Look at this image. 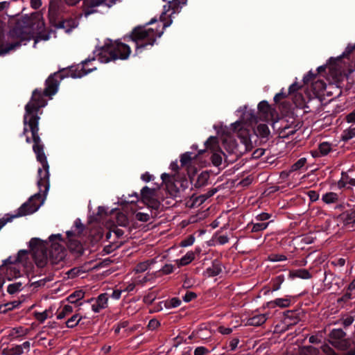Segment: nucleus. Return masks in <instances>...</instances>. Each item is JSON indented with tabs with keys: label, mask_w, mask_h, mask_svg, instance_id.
Masks as SVG:
<instances>
[{
	"label": "nucleus",
	"mask_w": 355,
	"mask_h": 355,
	"mask_svg": "<svg viewBox=\"0 0 355 355\" xmlns=\"http://www.w3.org/2000/svg\"><path fill=\"white\" fill-rule=\"evenodd\" d=\"M44 26L42 16L39 12L31 16L25 15L17 20L8 33L9 40L3 44L0 41V55H5L20 46L24 41L31 40L35 31L42 30Z\"/></svg>",
	"instance_id": "1"
},
{
	"label": "nucleus",
	"mask_w": 355,
	"mask_h": 355,
	"mask_svg": "<svg viewBox=\"0 0 355 355\" xmlns=\"http://www.w3.org/2000/svg\"><path fill=\"white\" fill-rule=\"evenodd\" d=\"M131 53L130 46L121 40H107L105 44L98 50L96 59L101 63H107L116 60H127Z\"/></svg>",
	"instance_id": "2"
},
{
	"label": "nucleus",
	"mask_w": 355,
	"mask_h": 355,
	"mask_svg": "<svg viewBox=\"0 0 355 355\" xmlns=\"http://www.w3.org/2000/svg\"><path fill=\"white\" fill-rule=\"evenodd\" d=\"M166 26V24H162V30L148 28L146 26H137L132 30L130 35L124 37V40L135 42L136 44V51L139 52L148 46H152L157 38L161 37L163 33V29Z\"/></svg>",
	"instance_id": "3"
},
{
	"label": "nucleus",
	"mask_w": 355,
	"mask_h": 355,
	"mask_svg": "<svg viewBox=\"0 0 355 355\" xmlns=\"http://www.w3.org/2000/svg\"><path fill=\"white\" fill-rule=\"evenodd\" d=\"M161 178L167 192L172 197H176L180 192V187H185L188 184L187 180H183L182 182L177 181L175 174L163 173Z\"/></svg>",
	"instance_id": "4"
},
{
	"label": "nucleus",
	"mask_w": 355,
	"mask_h": 355,
	"mask_svg": "<svg viewBox=\"0 0 355 355\" xmlns=\"http://www.w3.org/2000/svg\"><path fill=\"white\" fill-rule=\"evenodd\" d=\"M346 336L345 332L341 329H334L329 334V337L333 340L331 344L340 350H347L352 345L354 346V343L350 339H345Z\"/></svg>",
	"instance_id": "5"
},
{
	"label": "nucleus",
	"mask_w": 355,
	"mask_h": 355,
	"mask_svg": "<svg viewBox=\"0 0 355 355\" xmlns=\"http://www.w3.org/2000/svg\"><path fill=\"white\" fill-rule=\"evenodd\" d=\"M141 198L142 202L149 208L157 210L160 207L159 201L156 198V189L144 187L141 190Z\"/></svg>",
	"instance_id": "6"
},
{
	"label": "nucleus",
	"mask_w": 355,
	"mask_h": 355,
	"mask_svg": "<svg viewBox=\"0 0 355 355\" xmlns=\"http://www.w3.org/2000/svg\"><path fill=\"white\" fill-rule=\"evenodd\" d=\"M116 0H84L83 2V15L87 17L96 12L95 8L101 4H105L109 7L112 6Z\"/></svg>",
	"instance_id": "7"
},
{
	"label": "nucleus",
	"mask_w": 355,
	"mask_h": 355,
	"mask_svg": "<svg viewBox=\"0 0 355 355\" xmlns=\"http://www.w3.org/2000/svg\"><path fill=\"white\" fill-rule=\"evenodd\" d=\"M49 12L50 16V21L53 23V18L55 12V6L51 5ZM53 26L57 29H64L66 33H69L71 31L73 28L77 26V23L74 19H69L66 20L60 21L58 23L53 22Z\"/></svg>",
	"instance_id": "8"
},
{
	"label": "nucleus",
	"mask_w": 355,
	"mask_h": 355,
	"mask_svg": "<svg viewBox=\"0 0 355 355\" xmlns=\"http://www.w3.org/2000/svg\"><path fill=\"white\" fill-rule=\"evenodd\" d=\"M49 239L51 243V248L50 250L51 256L58 261L62 260L64 257V248L59 243H55V239H58L59 241L61 240L62 235L60 234H52Z\"/></svg>",
	"instance_id": "9"
},
{
	"label": "nucleus",
	"mask_w": 355,
	"mask_h": 355,
	"mask_svg": "<svg viewBox=\"0 0 355 355\" xmlns=\"http://www.w3.org/2000/svg\"><path fill=\"white\" fill-rule=\"evenodd\" d=\"M92 60H95V58H93L92 60L87 59V60H85V61H83L82 62L81 65L78 67V73L75 74V73H71V76L74 78H81L82 76H85V75L88 74L89 73L94 71L96 69V67H90V66H89V64Z\"/></svg>",
	"instance_id": "10"
},
{
	"label": "nucleus",
	"mask_w": 355,
	"mask_h": 355,
	"mask_svg": "<svg viewBox=\"0 0 355 355\" xmlns=\"http://www.w3.org/2000/svg\"><path fill=\"white\" fill-rule=\"evenodd\" d=\"M292 297L286 295L284 297L276 298L274 300L270 301L267 303V306L270 309L279 307L282 309L288 308L291 304Z\"/></svg>",
	"instance_id": "11"
},
{
	"label": "nucleus",
	"mask_w": 355,
	"mask_h": 355,
	"mask_svg": "<svg viewBox=\"0 0 355 355\" xmlns=\"http://www.w3.org/2000/svg\"><path fill=\"white\" fill-rule=\"evenodd\" d=\"M340 218L345 228L355 230V211H348L340 215Z\"/></svg>",
	"instance_id": "12"
},
{
	"label": "nucleus",
	"mask_w": 355,
	"mask_h": 355,
	"mask_svg": "<svg viewBox=\"0 0 355 355\" xmlns=\"http://www.w3.org/2000/svg\"><path fill=\"white\" fill-rule=\"evenodd\" d=\"M258 110L260 116L264 120H269L272 117V112L274 110L271 108L270 105L266 101H262L258 104Z\"/></svg>",
	"instance_id": "13"
},
{
	"label": "nucleus",
	"mask_w": 355,
	"mask_h": 355,
	"mask_svg": "<svg viewBox=\"0 0 355 355\" xmlns=\"http://www.w3.org/2000/svg\"><path fill=\"white\" fill-rule=\"evenodd\" d=\"M107 293H102L101 294L97 299L96 300L95 302L92 306V309L95 313H98L101 309H103L106 307L107 302Z\"/></svg>",
	"instance_id": "14"
},
{
	"label": "nucleus",
	"mask_w": 355,
	"mask_h": 355,
	"mask_svg": "<svg viewBox=\"0 0 355 355\" xmlns=\"http://www.w3.org/2000/svg\"><path fill=\"white\" fill-rule=\"evenodd\" d=\"M34 259L36 265L39 268H43L47 263V254L46 252L43 251L42 250H37L34 252Z\"/></svg>",
	"instance_id": "15"
},
{
	"label": "nucleus",
	"mask_w": 355,
	"mask_h": 355,
	"mask_svg": "<svg viewBox=\"0 0 355 355\" xmlns=\"http://www.w3.org/2000/svg\"><path fill=\"white\" fill-rule=\"evenodd\" d=\"M267 319L268 316L266 314H259L248 318L247 324L248 325L258 327L265 323Z\"/></svg>",
	"instance_id": "16"
},
{
	"label": "nucleus",
	"mask_w": 355,
	"mask_h": 355,
	"mask_svg": "<svg viewBox=\"0 0 355 355\" xmlns=\"http://www.w3.org/2000/svg\"><path fill=\"white\" fill-rule=\"evenodd\" d=\"M255 135L261 138H267L270 135V130L266 124H259L254 130Z\"/></svg>",
	"instance_id": "17"
},
{
	"label": "nucleus",
	"mask_w": 355,
	"mask_h": 355,
	"mask_svg": "<svg viewBox=\"0 0 355 355\" xmlns=\"http://www.w3.org/2000/svg\"><path fill=\"white\" fill-rule=\"evenodd\" d=\"M155 263V259H150L143 262H140L136 265L133 270L137 273L144 272L146 270H147L150 267V266Z\"/></svg>",
	"instance_id": "18"
},
{
	"label": "nucleus",
	"mask_w": 355,
	"mask_h": 355,
	"mask_svg": "<svg viewBox=\"0 0 355 355\" xmlns=\"http://www.w3.org/2000/svg\"><path fill=\"white\" fill-rule=\"evenodd\" d=\"M221 265L217 261H214L211 266L207 269V273L209 277L217 276L221 272Z\"/></svg>",
	"instance_id": "19"
},
{
	"label": "nucleus",
	"mask_w": 355,
	"mask_h": 355,
	"mask_svg": "<svg viewBox=\"0 0 355 355\" xmlns=\"http://www.w3.org/2000/svg\"><path fill=\"white\" fill-rule=\"evenodd\" d=\"M68 248L71 251L76 253L82 254L83 252V246L80 242L76 239H69L68 242Z\"/></svg>",
	"instance_id": "20"
},
{
	"label": "nucleus",
	"mask_w": 355,
	"mask_h": 355,
	"mask_svg": "<svg viewBox=\"0 0 355 355\" xmlns=\"http://www.w3.org/2000/svg\"><path fill=\"white\" fill-rule=\"evenodd\" d=\"M293 277H298L304 279H308L311 277V273L306 269H298L290 273Z\"/></svg>",
	"instance_id": "21"
},
{
	"label": "nucleus",
	"mask_w": 355,
	"mask_h": 355,
	"mask_svg": "<svg viewBox=\"0 0 355 355\" xmlns=\"http://www.w3.org/2000/svg\"><path fill=\"white\" fill-rule=\"evenodd\" d=\"M299 355H319V350L313 346H304L300 348Z\"/></svg>",
	"instance_id": "22"
},
{
	"label": "nucleus",
	"mask_w": 355,
	"mask_h": 355,
	"mask_svg": "<svg viewBox=\"0 0 355 355\" xmlns=\"http://www.w3.org/2000/svg\"><path fill=\"white\" fill-rule=\"evenodd\" d=\"M209 175L207 172H202L201 173L196 180V182L195 184V186L196 187H202L205 186L209 180Z\"/></svg>",
	"instance_id": "23"
},
{
	"label": "nucleus",
	"mask_w": 355,
	"mask_h": 355,
	"mask_svg": "<svg viewBox=\"0 0 355 355\" xmlns=\"http://www.w3.org/2000/svg\"><path fill=\"white\" fill-rule=\"evenodd\" d=\"M194 253L192 251H189L177 261L179 266H186L191 263L194 259Z\"/></svg>",
	"instance_id": "24"
},
{
	"label": "nucleus",
	"mask_w": 355,
	"mask_h": 355,
	"mask_svg": "<svg viewBox=\"0 0 355 355\" xmlns=\"http://www.w3.org/2000/svg\"><path fill=\"white\" fill-rule=\"evenodd\" d=\"M284 276L282 275H278L276 277H275L273 279H272V281H271L272 291L273 292V291H278L280 288L281 285L284 282Z\"/></svg>",
	"instance_id": "25"
},
{
	"label": "nucleus",
	"mask_w": 355,
	"mask_h": 355,
	"mask_svg": "<svg viewBox=\"0 0 355 355\" xmlns=\"http://www.w3.org/2000/svg\"><path fill=\"white\" fill-rule=\"evenodd\" d=\"M322 199L327 204L334 203L338 200V196L336 193L329 192L324 194Z\"/></svg>",
	"instance_id": "26"
},
{
	"label": "nucleus",
	"mask_w": 355,
	"mask_h": 355,
	"mask_svg": "<svg viewBox=\"0 0 355 355\" xmlns=\"http://www.w3.org/2000/svg\"><path fill=\"white\" fill-rule=\"evenodd\" d=\"M73 312V307L70 305H65L63 308L59 311L57 313V318L58 320H62L67 315H69Z\"/></svg>",
	"instance_id": "27"
},
{
	"label": "nucleus",
	"mask_w": 355,
	"mask_h": 355,
	"mask_svg": "<svg viewBox=\"0 0 355 355\" xmlns=\"http://www.w3.org/2000/svg\"><path fill=\"white\" fill-rule=\"evenodd\" d=\"M85 293L82 290L74 291L68 297V300L70 303H76L78 300L84 297Z\"/></svg>",
	"instance_id": "28"
},
{
	"label": "nucleus",
	"mask_w": 355,
	"mask_h": 355,
	"mask_svg": "<svg viewBox=\"0 0 355 355\" xmlns=\"http://www.w3.org/2000/svg\"><path fill=\"white\" fill-rule=\"evenodd\" d=\"M355 137V126H350L343 131L341 138L343 141H348Z\"/></svg>",
	"instance_id": "29"
},
{
	"label": "nucleus",
	"mask_w": 355,
	"mask_h": 355,
	"mask_svg": "<svg viewBox=\"0 0 355 355\" xmlns=\"http://www.w3.org/2000/svg\"><path fill=\"white\" fill-rule=\"evenodd\" d=\"M82 317H80L78 314H75L72 315L69 319L66 321V325L69 328L75 327L80 321Z\"/></svg>",
	"instance_id": "30"
},
{
	"label": "nucleus",
	"mask_w": 355,
	"mask_h": 355,
	"mask_svg": "<svg viewBox=\"0 0 355 355\" xmlns=\"http://www.w3.org/2000/svg\"><path fill=\"white\" fill-rule=\"evenodd\" d=\"M193 159L192 153L190 152H187L182 154L180 157V163L182 166H188L190 165L191 160Z\"/></svg>",
	"instance_id": "31"
},
{
	"label": "nucleus",
	"mask_w": 355,
	"mask_h": 355,
	"mask_svg": "<svg viewBox=\"0 0 355 355\" xmlns=\"http://www.w3.org/2000/svg\"><path fill=\"white\" fill-rule=\"evenodd\" d=\"M207 148L214 150L218 147L217 138L215 137H210L205 143Z\"/></svg>",
	"instance_id": "32"
},
{
	"label": "nucleus",
	"mask_w": 355,
	"mask_h": 355,
	"mask_svg": "<svg viewBox=\"0 0 355 355\" xmlns=\"http://www.w3.org/2000/svg\"><path fill=\"white\" fill-rule=\"evenodd\" d=\"M22 288V284L21 282H16L14 284H9L7 288V291L10 294H15L20 291Z\"/></svg>",
	"instance_id": "33"
},
{
	"label": "nucleus",
	"mask_w": 355,
	"mask_h": 355,
	"mask_svg": "<svg viewBox=\"0 0 355 355\" xmlns=\"http://www.w3.org/2000/svg\"><path fill=\"white\" fill-rule=\"evenodd\" d=\"M85 272L81 268H73L67 271V275L68 278L73 279L83 274Z\"/></svg>",
	"instance_id": "34"
},
{
	"label": "nucleus",
	"mask_w": 355,
	"mask_h": 355,
	"mask_svg": "<svg viewBox=\"0 0 355 355\" xmlns=\"http://www.w3.org/2000/svg\"><path fill=\"white\" fill-rule=\"evenodd\" d=\"M318 149L322 155H326L331 151V145L328 142H323L319 145Z\"/></svg>",
	"instance_id": "35"
},
{
	"label": "nucleus",
	"mask_w": 355,
	"mask_h": 355,
	"mask_svg": "<svg viewBox=\"0 0 355 355\" xmlns=\"http://www.w3.org/2000/svg\"><path fill=\"white\" fill-rule=\"evenodd\" d=\"M306 163V159L302 157L291 166V171H295L302 168Z\"/></svg>",
	"instance_id": "36"
},
{
	"label": "nucleus",
	"mask_w": 355,
	"mask_h": 355,
	"mask_svg": "<svg viewBox=\"0 0 355 355\" xmlns=\"http://www.w3.org/2000/svg\"><path fill=\"white\" fill-rule=\"evenodd\" d=\"M269 223H254L252 227V232H257L266 230Z\"/></svg>",
	"instance_id": "37"
},
{
	"label": "nucleus",
	"mask_w": 355,
	"mask_h": 355,
	"mask_svg": "<svg viewBox=\"0 0 355 355\" xmlns=\"http://www.w3.org/2000/svg\"><path fill=\"white\" fill-rule=\"evenodd\" d=\"M268 259L272 262L282 261L287 259V257L282 254H272L268 256Z\"/></svg>",
	"instance_id": "38"
},
{
	"label": "nucleus",
	"mask_w": 355,
	"mask_h": 355,
	"mask_svg": "<svg viewBox=\"0 0 355 355\" xmlns=\"http://www.w3.org/2000/svg\"><path fill=\"white\" fill-rule=\"evenodd\" d=\"M26 254V250H19L18 254H17V257L15 260V261H11V258L9 257L8 259H7L3 261V265H6L8 263H15V262H20V261H21L22 256H25Z\"/></svg>",
	"instance_id": "39"
},
{
	"label": "nucleus",
	"mask_w": 355,
	"mask_h": 355,
	"mask_svg": "<svg viewBox=\"0 0 355 355\" xmlns=\"http://www.w3.org/2000/svg\"><path fill=\"white\" fill-rule=\"evenodd\" d=\"M211 159L212 164L216 166H220L222 163V157L218 153H214L211 155Z\"/></svg>",
	"instance_id": "40"
},
{
	"label": "nucleus",
	"mask_w": 355,
	"mask_h": 355,
	"mask_svg": "<svg viewBox=\"0 0 355 355\" xmlns=\"http://www.w3.org/2000/svg\"><path fill=\"white\" fill-rule=\"evenodd\" d=\"M181 304V300L177 297H173L166 302V306L170 308L178 307Z\"/></svg>",
	"instance_id": "41"
},
{
	"label": "nucleus",
	"mask_w": 355,
	"mask_h": 355,
	"mask_svg": "<svg viewBox=\"0 0 355 355\" xmlns=\"http://www.w3.org/2000/svg\"><path fill=\"white\" fill-rule=\"evenodd\" d=\"M314 89L322 92L326 89V84L323 80H316L313 84Z\"/></svg>",
	"instance_id": "42"
},
{
	"label": "nucleus",
	"mask_w": 355,
	"mask_h": 355,
	"mask_svg": "<svg viewBox=\"0 0 355 355\" xmlns=\"http://www.w3.org/2000/svg\"><path fill=\"white\" fill-rule=\"evenodd\" d=\"M194 241H195L194 236L191 235L189 237H187V239H185L181 241V246H182V247L190 246V245H193V243H194Z\"/></svg>",
	"instance_id": "43"
},
{
	"label": "nucleus",
	"mask_w": 355,
	"mask_h": 355,
	"mask_svg": "<svg viewBox=\"0 0 355 355\" xmlns=\"http://www.w3.org/2000/svg\"><path fill=\"white\" fill-rule=\"evenodd\" d=\"M174 267L172 264H165L160 271L164 275H168L173 272Z\"/></svg>",
	"instance_id": "44"
},
{
	"label": "nucleus",
	"mask_w": 355,
	"mask_h": 355,
	"mask_svg": "<svg viewBox=\"0 0 355 355\" xmlns=\"http://www.w3.org/2000/svg\"><path fill=\"white\" fill-rule=\"evenodd\" d=\"M35 315L36 319L41 322H43L48 318V313L46 311L41 313H35Z\"/></svg>",
	"instance_id": "45"
},
{
	"label": "nucleus",
	"mask_w": 355,
	"mask_h": 355,
	"mask_svg": "<svg viewBox=\"0 0 355 355\" xmlns=\"http://www.w3.org/2000/svg\"><path fill=\"white\" fill-rule=\"evenodd\" d=\"M136 218L140 221L147 222L150 219V216L148 214L138 212L136 214Z\"/></svg>",
	"instance_id": "46"
},
{
	"label": "nucleus",
	"mask_w": 355,
	"mask_h": 355,
	"mask_svg": "<svg viewBox=\"0 0 355 355\" xmlns=\"http://www.w3.org/2000/svg\"><path fill=\"white\" fill-rule=\"evenodd\" d=\"M196 297H197V295L195 293L188 291L186 293V294L183 297V300L184 302H189L191 301L192 300L195 299Z\"/></svg>",
	"instance_id": "47"
},
{
	"label": "nucleus",
	"mask_w": 355,
	"mask_h": 355,
	"mask_svg": "<svg viewBox=\"0 0 355 355\" xmlns=\"http://www.w3.org/2000/svg\"><path fill=\"white\" fill-rule=\"evenodd\" d=\"M49 37H50L49 34H40L35 39L33 46L35 47L36 44L38 42H40L41 40L46 41L49 39Z\"/></svg>",
	"instance_id": "48"
},
{
	"label": "nucleus",
	"mask_w": 355,
	"mask_h": 355,
	"mask_svg": "<svg viewBox=\"0 0 355 355\" xmlns=\"http://www.w3.org/2000/svg\"><path fill=\"white\" fill-rule=\"evenodd\" d=\"M295 132V129L292 128L291 129L289 127H284L282 129L281 133L282 134L283 137H287L288 135H293Z\"/></svg>",
	"instance_id": "49"
},
{
	"label": "nucleus",
	"mask_w": 355,
	"mask_h": 355,
	"mask_svg": "<svg viewBox=\"0 0 355 355\" xmlns=\"http://www.w3.org/2000/svg\"><path fill=\"white\" fill-rule=\"evenodd\" d=\"M354 321V318L352 316H347L345 318H342L340 322L345 327L350 326Z\"/></svg>",
	"instance_id": "50"
},
{
	"label": "nucleus",
	"mask_w": 355,
	"mask_h": 355,
	"mask_svg": "<svg viewBox=\"0 0 355 355\" xmlns=\"http://www.w3.org/2000/svg\"><path fill=\"white\" fill-rule=\"evenodd\" d=\"M14 308L13 303H7L0 306V313H6L7 311L12 310Z\"/></svg>",
	"instance_id": "51"
},
{
	"label": "nucleus",
	"mask_w": 355,
	"mask_h": 355,
	"mask_svg": "<svg viewBox=\"0 0 355 355\" xmlns=\"http://www.w3.org/2000/svg\"><path fill=\"white\" fill-rule=\"evenodd\" d=\"M209 353V350L205 347H198L194 350V355H205Z\"/></svg>",
	"instance_id": "52"
},
{
	"label": "nucleus",
	"mask_w": 355,
	"mask_h": 355,
	"mask_svg": "<svg viewBox=\"0 0 355 355\" xmlns=\"http://www.w3.org/2000/svg\"><path fill=\"white\" fill-rule=\"evenodd\" d=\"M322 352L327 355H334L335 352L328 345H324L321 347Z\"/></svg>",
	"instance_id": "53"
},
{
	"label": "nucleus",
	"mask_w": 355,
	"mask_h": 355,
	"mask_svg": "<svg viewBox=\"0 0 355 355\" xmlns=\"http://www.w3.org/2000/svg\"><path fill=\"white\" fill-rule=\"evenodd\" d=\"M301 88V85H300L297 83H293L288 88V94H292L295 92L298 91Z\"/></svg>",
	"instance_id": "54"
},
{
	"label": "nucleus",
	"mask_w": 355,
	"mask_h": 355,
	"mask_svg": "<svg viewBox=\"0 0 355 355\" xmlns=\"http://www.w3.org/2000/svg\"><path fill=\"white\" fill-rule=\"evenodd\" d=\"M239 343V338H234L232 339L229 343L230 349L231 351L235 350L238 346Z\"/></svg>",
	"instance_id": "55"
},
{
	"label": "nucleus",
	"mask_w": 355,
	"mask_h": 355,
	"mask_svg": "<svg viewBox=\"0 0 355 355\" xmlns=\"http://www.w3.org/2000/svg\"><path fill=\"white\" fill-rule=\"evenodd\" d=\"M218 331L219 333L223 335H228L230 334L232 332V329L229 327H225L223 326H220L218 328Z\"/></svg>",
	"instance_id": "56"
},
{
	"label": "nucleus",
	"mask_w": 355,
	"mask_h": 355,
	"mask_svg": "<svg viewBox=\"0 0 355 355\" xmlns=\"http://www.w3.org/2000/svg\"><path fill=\"white\" fill-rule=\"evenodd\" d=\"M141 178L146 182H148L154 180L153 175L150 174L148 172H146L145 173L142 174Z\"/></svg>",
	"instance_id": "57"
},
{
	"label": "nucleus",
	"mask_w": 355,
	"mask_h": 355,
	"mask_svg": "<svg viewBox=\"0 0 355 355\" xmlns=\"http://www.w3.org/2000/svg\"><path fill=\"white\" fill-rule=\"evenodd\" d=\"M287 96V94L282 91L281 92L275 94V96H274V101L275 103H278L281 99L286 98Z\"/></svg>",
	"instance_id": "58"
},
{
	"label": "nucleus",
	"mask_w": 355,
	"mask_h": 355,
	"mask_svg": "<svg viewBox=\"0 0 355 355\" xmlns=\"http://www.w3.org/2000/svg\"><path fill=\"white\" fill-rule=\"evenodd\" d=\"M10 350L12 352V354L15 355H21L24 353L20 345H16L12 347Z\"/></svg>",
	"instance_id": "59"
},
{
	"label": "nucleus",
	"mask_w": 355,
	"mask_h": 355,
	"mask_svg": "<svg viewBox=\"0 0 355 355\" xmlns=\"http://www.w3.org/2000/svg\"><path fill=\"white\" fill-rule=\"evenodd\" d=\"M155 299V295L154 293H149L146 295L144 298L145 303L151 304Z\"/></svg>",
	"instance_id": "60"
},
{
	"label": "nucleus",
	"mask_w": 355,
	"mask_h": 355,
	"mask_svg": "<svg viewBox=\"0 0 355 355\" xmlns=\"http://www.w3.org/2000/svg\"><path fill=\"white\" fill-rule=\"evenodd\" d=\"M270 217L268 213L263 212L257 216L256 219L259 221H264L269 219Z\"/></svg>",
	"instance_id": "61"
},
{
	"label": "nucleus",
	"mask_w": 355,
	"mask_h": 355,
	"mask_svg": "<svg viewBox=\"0 0 355 355\" xmlns=\"http://www.w3.org/2000/svg\"><path fill=\"white\" fill-rule=\"evenodd\" d=\"M206 200H207V198H206L205 195V194H202V195H200L198 197H196L194 200H193V202L194 203H198V205H201Z\"/></svg>",
	"instance_id": "62"
},
{
	"label": "nucleus",
	"mask_w": 355,
	"mask_h": 355,
	"mask_svg": "<svg viewBox=\"0 0 355 355\" xmlns=\"http://www.w3.org/2000/svg\"><path fill=\"white\" fill-rule=\"evenodd\" d=\"M308 196H309L311 200L313 202L316 201L319 198L318 193L315 191H309L308 192Z\"/></svg>",
	"instance_id": "63"
},
{
	"label": "nucleus",
	"mask_w": 355,
	"mask_h": 355,
	"mask_svg": "<svg viewBox=\"0 0 355 355\" xmlns=\"http://www.w3.org/2000/svg\"><path fill=\"white\" fill-rule=\"evenodd\" d=\"M346 120L348 123L355 122V110L347 115Z\"/></svg>",
	"instance_id": "64"
}]
</instances>
